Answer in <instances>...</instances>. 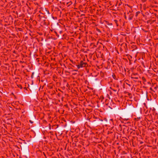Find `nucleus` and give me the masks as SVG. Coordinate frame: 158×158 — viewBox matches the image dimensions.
Returning a JSON list of instances; mask_svg holds the SVG:
<instances>
[{
    "mask_svg": "<svg viewBox=\"0 0 158 158\" xmlns=\"http://www.w3.org/2000/svg\"><path fill=\"white\" fill-rule=\"evenodd\" d=\"M86 64L81 61L79 65H77V67L78 69H80V68L82 67L85 66Z\"/></svg>",
    "mask_w": 158,
    "mask_h": 158,
    "instance_id": "obj_1",
    "label": "nucleus"
},
{
    "mask_svg": "<svg viewBox=\"0 0 158 158\" xmlns=\"http://www.w3.org/2000/svg\"><path fill=\"white\" fill-rule=\"evenodd\" d=\"M132 78L134 79V80L135 81H136V80H136V79H137L138 78V77H134V78L132 77Z\"/></svg>",
    "mask_w": 158,
    "mask_h": 158,
    "instance_id": "obj_2",
    "label": "nucleus"
},
{
    "mask_svg": "<svg viewBox=\"0 0 158 158\" xmlns=\"http://www.w3.org/2000/svg\"><path fill=\"white\" fill-rule=\"evenodd\" d=\"M30 122L31 123H32V122L31 121H30Z\"/></svg>",
    "mask_w": 158,
    "mask_h": 158,
    "instance_id": "obj_3",
    "label": "nucleus"
}]
</instances>
